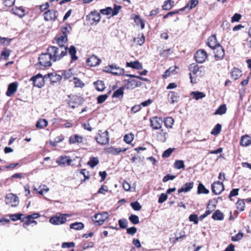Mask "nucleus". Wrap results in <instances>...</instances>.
<instances>
[{"label": "nucleus", "mask_w": 251, "mask_h": 251, "mask_svg": "<svg viewBox=\"0 0 251 251\" xmlns=\"http://www.w3.org/2000/svg\"><path fill=\"white\" fill-rule=\"evenodd\" d=\"M67 51L68 48H59L54 46L49 47L47 49V51L52 55L53 62L62 59L67 54Z\"/></svg>", "instance_id": "1"}, {"label": "nucleus", "mask_w": 251, "mask_h": 251, "mask_svg": "<svg viewBox=\"0 0 251 251\" xmlns=\"http://www.w3.org/2000/svg\"><path fill=\"white\" fill-rule=\"evenodd\" d=\"M97 142L101 145H106L109 143V135L107 130H99L95 136Z\"/></svg>", "instance_id": "2"}, {"label": "nucleus", "mask_w": 251, "mask_h": 251, "mask_svg": "<svg viewBox=\"0 0 251 251\" xmlns=\"http://www.w3.org/2000/svg\"><path fill=\"white\" fill-rule=\"evenodd\" d=\"M68 96L69 98L68 104L72 108L77 107L84 101V99L79 95H68Z\"/></svg>", "instance_id": "3"}, {"label": "nucleus", "mask_w": 251, "mask_h": 251, "mask_svg": "<svg viewBox=\"0 0 251 251\" xmlns=\"http://www.w3.org/2000/svg\"><path fill=\"white\" fill-rule=\"evenodd\" d=\"M39 64L44 67H50L51 65V61H53L52 55L48 51L42 53L38 58Z\"/></svg>", "instance_id": "4"}, {"label": "nucleus", "mask_w": 251, "mask_h": 251, "mask_svg": "<svg viewBox=\"0 0 251 251\" xmlns=\"http://www.w3.org/2000/svg\"><path fill=\"white\" fill-rule=\"evenodd\" d=\"M109 217L107 212L97 213L94 216L93 221L96 226H100L103 224Z\"/></svg>", "instance_id": "5"}, {"label": "nucleus", "mask_w": 251, "mask_h": 251, "mask_svg": "<svg viewBox=\"0 0 251 251\" xmlns=\"http://www.w3.org/2000/svg\"><path fill=\"white\" fill-rule=\"evenodd\" d=\"M5 201L6 204L9 205L12 207L17 206L19 203L18 197L12 193L6 195Z\"/></svg>", "instance_id": "6"}, {"label": "nucleus", "mask_w": 251, "mask_h": 251, "mask_svg": "<svg viewBox=\"0 0 251 251\" xmlns=\"http://www.w3.org/2000/svg\"><path fill=\"white\" fill-rule=\"evenodd\" d=\"M65 216H68V214H59L56 215L50 218V222L54 225H62L67 221Z\"/></svg>", "instance_id": "7"}, {"label": "nucleus", "mask_w": 251, "mask_h": 251, "mask_svg": "<svg viewBox=\"0 0 251 251\" xmlns=\"http://www.w3.org/2000/svg\"><path fill=\"white\" fill-rule=\"evenodd\" d=\"M121 8V6L115 4L113 9L110 7H107L105 9H101L100 12L102 14L105 15H108L111 14L112 16H114L118 14Z\"/></svg>", "instance_id": "8"}, {"label": "nucleus", "mask_w": 251, "mask_h": 251, "mask_svg": "<svg viewBox=\"0 0 251 251\" xmlns=\"http://www.w3.org/2000/svg\"><path fill=\"white\" fill-rule=\"evenodd\" d=\"M106 72L111 73L114 75H124L125 71L123 68L117 67L116 65H112L106 67L104 70Z\"/></svg>", "instance_id": "9"}, {"label": "nucleus", "mask_w": 251, "mask_h": 251, "mask_svg": "<svg viewBox=\"0 0 251 251\" xmlns=\"http://www.w3.org/2000/svg\"><path fill=\"white\" fill-rule=\"evenodd\" d=\"M45 79H47V77H45V75L43 76L40 74H37L31 78V80L33 82L34 85L38 88H41L44 85Z\"/></svg>", "instance_id": "10"}, {"label": "nucleus", "mask_w": 251, "mask_h": 251, "mask_svg": "<svg viewBox=\"0 0 251 251\" xmlns=\"http://www.w3.org/2000/svg\"><path fill=\"white\" fill-rule=\"evenodd\" d=\"M211 190L215 195L220 194L225 190L223 183L219 181L214 182L211 185Z\"/></svg>", "instance_id": "11"}, {"label": "nucleus", "mask_w": 251, "mask_h": 251, "mask_svg": "<svg viewBox=\"0 0 251 251\" xmlns=\"http://www.w3.org/2000/svg\"><path fill=\"white\" fill-rule=\"evenodd\" d=\"M44 20L46 21H55L58 16L57 11L54 10H48L44 13Z\"/></svg>", "instance_id": "12"}, {"label": "nucleus", "mask_w": 251, "mask_h": 251, "mask_svg": "<svg viewBox=\"0 0 251 251\" xmlns=\"http://www.w3.org/2000/svg\"><path fill=\"white\" fill-rule=\"evenodd\" d=\"M207 57L206 52L203 50H198L195 54V58L197 62L202 63Z\"/></svg>", "instance_id": "13"}, {"label": "nucleus", "mask_w": 251, "mask_h": 251, "mask_svg": "<svg viewBox=\"0 0 251 251\" xmlns=\"http://www.w3.org/2000/svg\"><path fill=\"white\" fill-rule=\"evenodd\" d=\"M56 162L58 165L66 166L70 165L72 160L70 156L62 155L57 158Z\"/></svg>", "instance_id": "14"}, {"label": "nucleus", "mask_w": 251, "mask_h": 251, "mask_svg": "<svg viewBox=\"0 0 251 251\" xmlns=\"http://www.w3.org/2000/svg\"><path fill=\"white\" fill-rule=\"evenodd\" d=\"M40 214L38 213H34L31 215H28L24 217V220L25 219L26 220L24 223V225L26 226H28L32 223L37 224V222L34 220L35 219H37L40 217Z\"/></svg>", "instance_id": "15"}, {"label": "nucleus", "mask_w": 251, "mask_h": 251, "mask_svg": "<svg viewBox=\"0 0 251 251\" xmlns=\"http://www.w3.org/2000/svg\"><path fill=\"white\" fill-rule=\"evenodd\" d=\"M151 126L154 129L161 128L163 123L161 118L154 117L150 119Z\"/></svg>", "instance_id": "16"}, {"label": "nucleus", "mask_w": 251, "mask_h": 251, "mask_svg": "<svg viewBox=\"0 0 251 251\" xmlns=\"http://www.w3.org/2000/svg\"><path fill=\"white\" fill-rule=\"evenodd\" d=\"M126 88V86H123L119 87L118 82L113 85L110 88V90L107 94H110L112 91H114L113 94H123L124 90ZM128 88V87H127Z\"/></svg>", "instance_id": "17"}, {"label": "nucleus", "mask_w": 251, "mask_h": 251, "mask_svg": "<svg viewBox=\"0 0 251 251\" xmlns=\"http://www.w3.org/2000/svg\"><path fill=\"white\" fill-rule=\"evenodd\" d=\"M127 148H124L123 149L120 148H115L113 147L107 148L105 150L106 153L108 154H112L113 155H118L122 152H125L127 150Z\"/></svg>", "instance_id": "18"}, {"label": "nucleus", "mask_w": 251, "mask_h": 251, "mask_svg": "<svg viewBox=\"0 0 251 251\" xmlns=\"http://www.w3.org/2000/svg\"><path fill=\"white\" fill-rule=\"evenodd\" d=\"M45 77H47V79H50L51 83L53 84L60 81L62 76L56 73H49L45 75Z\"/></svg>", "instance_id": "19"}, {"label": "nucleus", "mask_w": 251, "mask_h": 251, "mask_svg": "<svg viewBox=\"0 0 251 251\" xmlns=\"http://www.w3.org/2000/svg\"><path fill=\"white\" fill-rule=\"evenodd\" d=\"M215 57L217 60L222 59L225 55V50L220 45L216 47L215 49Z\"/></svg>", "instance_id": "20"}, {"label": "nucleus", "mask_w": 251, "mask_h": 251, "mask_svg": "<svg viewBox=\"0 0 251 251\" xmlns=\"http://www.w3.org/2000/svg\"><path fill=\"white\" fill-rule=\"evenodd\" d=\"M207 44L209 47L213 49L220 45V44L217 42V39L215 35H212L209 37Z\"/></svg>", "instance_id": "21"}, {"label": "nucleus", "mask_w": 251, "mask_h": 251, "mask_svg": "<svg viewBox=\"0 0 251 251\" xmlns=\"http://www.w3.org/2000/svg\"><path fill=\"white\" fill-rule=\"evenodd\" d=\"M100 63V60L99 59L96 55H91L87 60L88 65L90 66H96Z\"/></svg>", "instance_id": "22"}, {"label": "nucleus", "mask_w": 251, "mask_h": 251, "mask_svg": "<svg viewBox=\"0 0 251 251\" xmlns=\"http://www.w3.org/2000/svg\"><path fill=\"white\" fill-rule=\"evenodd\" d=\"M83 137L77 134H74L71 135L69 140L70 144H74L76 143H81L83 141Z\"/></svg>", "instance_id": "23"}, {"label": "nucleus", "mask_w": 251, "mask_h": 251, "mask_svg": "<svg viewBox=\"0 0 251 251\" xmlns=\"http://www.w3.org/2000/svg\"><path fill=\"white\" fill-rule=\"evenodd\" d=\"M194 182H187L184 184L180 188L178 189V193L179 194L182 192H187L190 191L193 187Z\"/></svg>", "instance_id": "24"}, {"label": "nucleus", "mask_w": 251, "mask_h": 251, "mask_svg": "<svg viewBox=\"0 0 251 251\" xmlns=\"http://www.w3.org/2000/svg\"><path fill=\"white\" fill-rule=\"evenodd\" d=\"M240 145L243 147H247L251 145V137L248 135H245L241 137Z\"/></svg>", "instance_id": "25"}, {"label": "nucleus", "mask_w": 251, "mask_h": 251, "mask_svg": "<svg viewBox=\"0 0 251 251\" xmlns=\"http://www.w3.org/2000/svg\"><path fill=\"white\" fill-rule=\"evenodd\" d=\"M231 78L234 80L238 79L242 75V72L237 68H234L230 72Z\"/></svg>", "instance_id": "26"}, {"label": "nucleus", "mask_w": 251, "mask_h": 251, "mask_svg": "<svg viewBox=\"0 0 251 251\" xmlns=\"http://www.w3.org/2000/svg\"><path fill=\"white\" fill-rule=\"evenodd\" d=\"M126 67H131L133 69L137 70H141L143 69V66L142 64L138 61H130L129 62H126Z\"/></svg>", "instance_id": "27"}, {"label": "nucleus", "mask_w": 251, "mask_h": 251, "mask_svg": "<svg viewBox=\"0 0 251 251\" xmlns=\"http://www.w3.org/2000/svg\"><path fill=\"white\" fill-rule=\"evenodd\" d=\"M167 133L163 129H160L156 133V139L161 142H165L166 141Z\"/></svg>", "instance_id": "28"}, {"label": "nucleus", "mask_w": 251, "mask_h": 251, "mask_svg": "<svg viewBox=\"0 0 251 251\" xmlns=\"http://www.w3.org/2000/svg\"><path fill=\"white\" fill-rule=\"evenodd\" d=\"M18 84L17 82H14L9 84L5 94H13L15 93L17 90Z\"/></svg>", "instance_id": "29"}, {"label": "nucleus", "mask_w": 251, "mask_h": 251, "mask_svg": "<svg viewBox=\"0 0 251 251\" xmlns=\"http://www.w3.org/2000/svg\"><path fill=\"white\" fill-rule=\"evenodd\" d=\"M93 84L97 90L99 92H102L105 88L104 83L102 80H98L94 82Z\"/></svg>", "instance_id": "30"}, {"label": "nucleus", "mask_w": 251, "mask_h": 251, "mask_svg": "<svg viewBox=\"0 0 251 251\" xmlns=\"http://www.w3.org/2000/svg\"><path fill=\"white\" fill-rule=\"evenodd\" d=\"M48 125V122L46 119L40 118L37 121L35 126L37 128L42 129L46 127Z\"/></svg>", "instance_id": "31"}, {"label": "nucleus", "mask_w": 251, "mask_h": 251, "mask_svg": "<svg viewBox=\"0 0 251 251\" xmlns=\"http://www.w3.org/2000/svg\"><path fill=\"white\" fill-rule=\"evenodd\" d=\"M212 218L215 221H222L224 219V215L223 212L218 209L213 213Z\"/></svg>", "instance_id": "32"}, {"label": "nucleus", "mask_w": 251, "mask_h": 251, "mask_svg": "<svg viewBox=\"0 0 251 251\" xmlns=\"http://www.w3.org/2000/svg\"><path fill=\"white\" fill-rule=\"evenodd\" d=\"M99 160L97 157H93L91 156L90 157L89 160L87 163L88 165H89L91 168H94L95 166L98 165L99 164Z\"/></svg>", "instance_id": "33"}, {"label": "nucleus", "mask_w": 251, "mask_h": 251, "mask_svg": "<svg viewBox=\"0 0 251 251\" xmlns=\"http://www.w3.org/2000/svg\"><path fill=\"white\" fill-rule=\"evenodd\" d=\"M69 53L71 56L72 61H75L77 59V57L76 55V50L74 46H71L69 49L68 48Z\"/></svg>", "instance_id": "34"}, {"label": "nucleus", "mask_w": 251, "mask_h": 251, "mask_svg": "<svg viewBox=\"0 0 251 251\" xmlns=\"http://www.w3.org/2000/svg\"><path fill=\"white\" fill-rule=\"evenodd\" d=\"M67 41V36L66 35H64L58 37L56 40V42L59 48H67L64 46Z\"/></svg>", "instance_id": "35"}, {"label": "nucleus", "mask_w": 251, "mask_h": 251, "mask_svg": "<svg viewBox=\"0 0 251 251\" xmlns=\"http://www.w3.org/2000/svg\"><path fill=\"white\" fill-rule=\"evenodd\" d=\"M14 13L19 16L20 18H23L25 15V9L21 6L19 8L16 7L13 9Z\"/></svg>", "instance_id": "36"}, {"label": "nucleus", "mask_w": 251, "mask_h": 251, "mask_svg": "<svg viewBox=\"0 0 251 251\" xmlns=\"http://www.w3.org/2000/svg\"><path fill=\"white\" fill-rule=\"evenodd\" d=\"M198 3L197 0H190L187 4V5L184 7L180 9V11H184L185 9L188 8L189 9H192L195 7Z\"/></svg>", "instance_id": "37"}, {"label": "nucleus", "mask_w": 251, "mask_h": 251, "mask_svg": "<svg viewBox=\"0 0 251 251\" xmlns=\"http://www.w3.org/2000/svg\"><path fill=\"white\" fill-rule=\"evenodd\" d=\"M227 108L225 104L221 105L215 112V115H222L226 112Z\"/></svg>", "instance_id": "38"}, {"label": "nucleus", "mask_w": 251, "mask_h": 251, "mask_svg": "<svg viewBox=\"0 0 251 251\" xmlns=\"http://www.w3.org/2000/svg\"><path fill=\"white\" fill-rule=\"evenodd\" d=\"M163 122L167 128H172L174 123V120L172 117H168L165 118Z\"/></svg>", "instance_id": "39"}, {"label": "nucleus", "mask_w": 251, "mask_h": 251, "mask_svg": "<svg viewBox=\"0 0 251 251\" xmlns=\"http://www.w3.org/2000/svg\"><path fill=\"white\" fill-rule=\"evenodd\" d=\"M174 1L172 0H167L164 1L162 5V9L164 10H169L173 6Z\"/></svg>", "instance_id": "40"}, {"label": "nucleus", "mask_w": 251, "mask_h": 251, "mask_svg": "<svg viewBox=\"0 0 251 251\" xmlns=\"http://www.w3.org/2000/svg\"><path fill=\"white\" fill-rule=\"evenodd\" d=\"M70 228L75 230H81L84 228V225L81 222H75L70 225Z\"/></svg>", "instance_id": "41"}, {"label": "nucleus", "mask_w": 251, "mask_h": 251, "mask_svg": "<svg viewBox=\"0 0 251 251\" xmlns=\"http://www.w3.org/2000/svg\"><path fill=\"white\" fill-rule=\"evenodd\" d=\"M198 194H207L209 193V191L207 189L205 186L203 185V184L201 183H200L198 186V190H197Z\"/></svg>", "instance_id": "42"}, {"label": "nucleus", "mask_w": 251, "mask_h": 251, "mask_svg": "<svg viewBox=\"0 0 251 251\" xmlns=\"http://www.w3.org/2000/svg\"><path fill=\"white\" fill-rule=\"evenodd\" d=\"M134 21L137 25H140L142 29L145 28V23L139 15H135L134 17Z\"/></svg>", "instance_id": "43"}, {"label": "nucleus", "mask_w": 251, "mask_h": 251, "mask_svg": "<svg viewBox=\"0 0 251 251\" xmlns=\"http://www.w3.org/2000/svg\"><path fill=\"white\" fill-rule=\"evenodd\" d=\"M236 208L240 211H243L244 210L245 203L243 200L239 199L236 203Z\"/></svg>", "instance_id": "44"}, {"label": "nucleus", "mask_w": 251, "mask_h": 251, "mask_svg": "<svg viewBox=\"0 0 251 251\" xmlns=\"http://www.w3.org/2000/svg\"><path fill=\"white\" fill-rule=\"evenodd\" d=\"M134 137V135L132 133L126 134L124 137V141L126 143L130 144L133 140Z\"/></svg>", "instance_id": "45"}, {"label": "nucleus", "mask_w": 251, "mask_h": 251, "mask_svg": "<svg viewBox=\"0 0 251 251\" xmlns=\"http://www.w3.org/2000/svg\"><path fill=\"white\" fill-rule=\"evenodd\" d=\"M91 16L92 17V19L94 22H99L100 19V15L97 11L95 10L91 12Z\"/></svg>", "instance_id": "46"}, {"label": "nucleus", "mask_w": 251, "mask_h": 251, "mask_svg": "<svg viewBox=\"0 0 251 251\" xmlns=\"http://www.w3.org/2000/svg\"><path fill=\"white\" fill-rule=\"evenodd\" d=\"M24 215L21 213H18L16 214H12L10 216V219L13 221H16L17 220H21V222L24 221V219H22V217Z\"/></svg>", "instance_id": "47"}, {"label": "nucleus", "mask_w": 251, "mask_h": 251, "mask_svg": "<svg viewBox=\"0 0 251 251\" xmlns=\"http://www.w3.org/2000/svg\"><path fill=\"white\" fill-rule=\"evenodd\" d=\"M222 128V126L220 124H217L211 131V134L214 135L219 134Z\"/></svg>", "instance_id": "48"}, {"label": "nucleus", "mask_w": 251, "mask_h": 251, "mask_svg": "<svg viewBox=\"0 0 251 251\" xmlns=\"http://www.w3.org/2000/svg\"><path fill=\"white\" fill-rule=\"evenodd\" d=\"M176 69H178V67L176 66H175L174 67H170L168 70H167L163 75V77L164 78H167L171 74H173V73L175 71Z\"/></svg>", "instance_id": "49"}, {"label": "nucleus", "mask_w": 251, "mask_h": 251, "mask_svg": "<svg viewBox=\"0 0 251 251\" xmlns=\"http://www.w3.org/2000/svg\"><path fill=\"white\" fill-rule=\"evenodd\" d=\"M174 168L177 169H183L185 167L184 161L183 160H176L174 163Z\"/></svg>", "instance_id": "50"}, {"label": "nucleus", "mask_w": 251, "mask_h": 251, "mask_svg": "<svg viewBox=\"0 0 251 251\" xmlns=\"http://www.w3.org/2000/svg\"><path fill=\"white\" fill-rule=\"evenodd\" d=\"M199 66L195 63L191 64L189 67V70L190 71L195 75L197 74L199 71Z\"/></svg>", "instance_id": "51"}, {"label": "nucleus", "mask_w": 251, "mask_h": 251, "mask_svg": "<svg viewBox=\"0 0 251 251\" xmlns=\"http://www.w3.org/2000/svg\"><path fill=\"white\" fill-rule=\"evenodd\" d=\"M130 206L135 211H139L142 208V206L137 201L132 202L130 203Z\"/></svg>", "instance_id": "52"}, {"label": "nucleus", "mask_w": 251, "mask_h": 251, "mask_svg": "<svg viewBox=\"0 0 251 251\" xmlns=\"http://www.w3.org/2000/svg\"><path fill=\"white\" fill-rule=\"evenodd\" d=\"M134 42L137 45L142 46L145 42V37L143 34H142L141 37H137L134 38Z\"/></svg>", "instance_id": "53"}, {"label": "nucleus", "mask_w": 251, "mask_h": 251, "mask_svg": "<svg viewBox=\"0 0 251 251\" xmlns=\"http://www.w3.org/2000/svg\"><path fill=\"white\" fill-rule=\"evenodd\" d=\"M129 220L134 225L137 224L139 223V217L135 215H131L129 217Z\"/></svg>", "instance_id": "54"}, {"label": "nucleus", "mask_w": 251, "mask_h": 251, "mask_svg": "<svg viewBox=\"0 0 251 251\" xmlns=\"http://www.w3.org/2000/svg\"><path fill=\"white\" fill-rule=\"evenodd\" d=\"M243 235L242 232H239L235 236L231 237V241L233 242L238 241L243 237Z\"/></svg>", "instance_id": "55"}, {"label": "nucleus", "mask_w": 251, "mask_h": 251, "mask_svg": "<svg viewBox=\"0 0 251 251\" xmlns=\"http://www.w3.org/2000/svg\"><path fill=\"white\" fill-rule=\"evenodd\" d=\"M74 84H75V86L76 87L82 88V87L84 86V83L79 78L76 77H74Z\"/></svg>", "instance_id": "56"}, {"label": "nucleus", "mask_w": 251, "mask_h": 251, "mask_svg": "<svg viewBox=\"0 0 251 251\" xmlns=\"http://www.w3.org/2000/svg\"><path fill=\"white\" fill-rule=\"evenodd\" d=\"M120 227L121 228H126L127 226V221L126 219H120L118 221Z\"/></svg>", "instance_id": "57"}, {"label": "nucleus", "mask_w": 251, "mask_h": 251, "mask_svg": "<svg viewBox=\"0 0 251 251\" xmlns=\"http://www.w3.org/2000/svg\"><path fill=\"white\" fill-rule=\"evenodd\" d=\"M189 220L190 222H193L195 224H198L199 222L198 217L197 214H191L189 217Z\"/></svg>", "instance_id": "58"}, {"label": "nucleus", "mask_w": 251, "mask_h": 251, "mask_svg": "<svg viewBox=\"0 0 251 251\" xmlns=\"http://www.w3.org/2000/svg\"><path fill=\"white\" fill-rule=\"evenodd\" d=\"M174 150V149L169 148L164 151L162 154L163 158H168L172 153Z\"/></svg>", "instance_id": "59"}, {"label": "nucleus", "mask_w": 251, "mask_h": 251, "mask_svg": "<svg viewBox=\"0 0 251 251\" xmlns=\"http://www.w3.org/2000/svg\"><path fill=\"white\" fill-rule=\"evenodd\" d=\"M178 98L179 97L177 95H171V97L168 99V101L170 104H174L178 101Z\"/></svg>", "instance_id": "60"}, {"label": "nucleus", "mask_w": 251, "mask_h": 251, "mask_svg": "<svg viewBox=\"0 0 251 251\" xmlns=\"http://www.w3.org/2000/svg\"><path fill=\"white\" fill-rule=\"evenodd\" d=\"M239 191V189L238 188H235V189H232L230 193H229V196H228V198L229 199L232 201V197H234V196H237L238 195V192Z\"/></svg>", "instance_id": "61"}, {"label": "nucleus", "mask_w": 251, "mask_h": 251, "mask_svg": "<svg viewBox=\"0 0 251 251\" xmlns=\"http://www.w3.org/2000/svg\"><path fill=\"white\" fill-rule=\"evenodd\" d=\"M167 198H168L167 194H165V193L161 194V195H160V197L158 199V203H162L164 202L165 201H166L167 200Z\"/></svg>", "instance_id": "62"}, {"label": "nucleus", "mask_w": 251, "mask_h": 251, "mask_svg": "<svg viewBox=\"0 0 251 251\" xmlns=\"http://www.w3.org/2000/svg\"><path fill=\"white\" fill-rule=\"evenodd\" d=\"M175 178L176 176L167 174V175L164 176V177L162 179V181L163 182H166L169 180H173Z\"/></svg>", "instance_id": "63"}, {"label": "nucleus", "mask_w": 251, "mask_h": 251, "mask_svg": "<svg viewBox=\"0 0 251 251\" xmlns=\"http://www.w3.org/2000/svg\"><path fill=\"white\" fill-rule=\"evenodd\" d=\"M75 246V244L74 242H64L62 244V248H69L74 247Z\"/></svg>", "instance_id": "64"}]
</instances>
